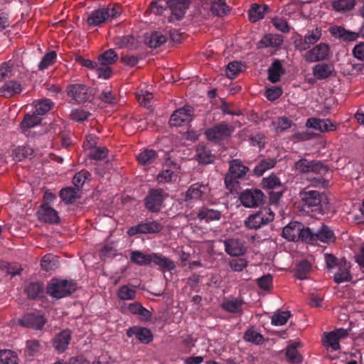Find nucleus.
Instances as JSON below:
<instances>
[{"label": "nucleus", "instance_id": "nucleus-53", "mask_svg": "<svg viewBox=\"0 0 364 364\" xmlns=\"http://www.w3.org/2000/svg\"><path fill=\"white\" fill-rule=\"evenodd\" d=\"M166 41V37L159 33V32L153 33L149 40L146 41V44L150 48H157L164 43Z\"/></svg>", "mask_w": 364, "mask_h": 364}, {"label": "nucleus", "instance_id": "nucleus-25", "mask_svg": "<svg viewBox=\"0 0 364 364\" xmlns=\"http://www.w3.org/2000/svg\"><path fill=\"white\" fill-rule=\"evenodd\" d=\"M71 339L70 330H63L53 338V346L60 353L63 352L68 346Z\"/></svg>", "mask_w": 364, "mask_h": 364}, {"label": "nucleus", "instance_id": "nucleus-12", "mask_svg": "<svg viewBox=\"0 0 364 364\" xmlns=\"http://www.w3.org/2000/svg\"><path fill=\"white\" fill-rule=\"evenodd\" d=\"M264 195L259 190L248 189L242 192L240 196L241 203L246 208H255L263 201Z\"/></svg>", "mask_w": 364, "mask_h": 364}, {"label": "nucleus", "instance_id": "nucleus-31", "mask_svg": "<svg viewBox=\"0 0 364 364\" xmlns=\"http://www.w3.org/2000/svg\"><path fill=\"white\" fill-rule=\"evenodd\" d=\"M198 218L207 223L213 220H218L221 218V212L213 209L203 208L199 210Z\"/></svg>", "mask_w": 364, "mask_h": 364}, {"label": "nucleus", "instance_id": "nucleus-59", "mask_svg": "<svg viewBox=\"0 0 364 364\" xmlns=\"http://www.w3.org/2000/svg\"><path fill=\"white\" fill-rule=\"evenodd\" d=\"M56 258L52 255H45L41 260V267L46 271H50L56 267Z\"/></svg>", "mask_w": 364, "mask_h": 364}, {"label": "nucleus", "instance_id": "nucleus-42", "mask_svg": "<svg viewBox=\"0 0 364 364\" xmlns=\"http://www.w3.org/2000/svg\"><path fill=\"white\" fill-rule=\"evenodd\" d=\"M355 5V0H336L332 2L333 8L338 12H347L352 10Z\"/></svg>", "mask_w": 364, "mask_h": 364}, {"label": "nucleus", "instance_id": "nucleus-63", "mask_svg": "<svg viewBox=\"0 0 364 364\" xmlns=\"http://www.w3.org/2000/svg\"><path fill=\"white\" fill-rule=\"evenodd\" d=\"M90 176V174L88 171L82 170L78 173H77L73 179V184L77 188L81 187L85 181Z\"/></svg>", "mask_w": 364, "mask_h": 364}, {"label": "nucleus", "instance_id": "nucleus-45", "mask_svg": "<svg viewBox=\"0 0 364 364\" xmlns=\"http://www.w3.org/2000/svg\"><path fill=\"white\" fill-rule=\"evenodd\" d=\"M0 364H18V358L11 350H0Z\"/></svg>", "mask_w": 364, "mask_h": 364}, {"label": "nucleus", "instance_id": "nucleus-58", "mask_svg": "<svg viewBox=\"0 0 364 364\" xmlns=\"http://www.w3.org/2000/svg\"><path fill=\"white\" fill-rule=\"evenodd\" d=\"M136 98L139 103L144 107H150L151 101L154 95L151 92L141 90L136 94Z\"/></svg>", "mask_w": 364, "mask_h": 364}, {"label": "nucleus", "instance_id": "nucleus-37", "mask_svg": "<svg viewBox=\"0 0 364 364\" xmlns=\"http://www.w3.org/2000/svg\"><path fill=\"white\" fill-rule=\"evenodd\" d=\"M118 59V55L113 49H109L98 57L101 65L109 66L113 65Z\"/></svg>", "mask_w": 364, "mask_h": 364}, {"label": "nucleus", "instance_id": "nucleus-28", "mask_svg": "<svg viewBox=\"0 0 364 364\" xmlns=\"http://www.w3.org/2000/svg\"><path fill=\"white\" fill-rule=\"evenodd\" d=\"M109 19V14L105 8L93 11L87 19L90 26H97L104 23Z\"/></svg>", "mask_w": 364, "mask_h": 364}, {"label": "nucleus", "instance_id": "nucleus-39", "mask_svg": "<svg viewBox=\"0 0 364 364\" xmlns=\"http://www.w3.org/2000/svg\"><path fill=\"white\" fill-rule=\"evenodd\" d=\"M300 346V343L295 342L287 347L286 356L289 361L295 363H301L302 358L297 351V348Z\"/></svg>", "mask_w": 364, "mask_h": 364}, {"label": "nucleus", "instance_id": "nucleus-61", "mask_svg": "<svg viewBox=\"0 0 364 364\" xmlns=\"http://www.w3.org/2000/svg\"><path fill=\"white\" fill-rule=\"evenodd\" d=\"M41 349V345L37 340H29L26 342V353L29 356L36 355Z\"/></svg>", "mask_w": 364, "mask_h": 364}, {"label": "nucleus", "instance_id": "nucleus-10", "mask_svg": "<svg viewBox=\"0 0 364 364\" xmlns=\"http://www.w3.org/2000/svg\"><path fill=\"white\" fill-rule=\"evenodd\" d=\"M193 114V108L189 106H185L174 111L171 116L169 123L171 126L181 127L189 123L192 119Z\"/></svg>", "mask_w": 364, "mask_h": 364}, {"label": "nucleus", "instance_id": "nucleus-43", "mask_svg": "<svg viewBox=\"0 0 364 364\" xmlns=\"http://www.w3.org/2000/svg\"><path fill=\"white\" fill-rule=\"evenodd\" d=\"M243 301L241 299H234L226 300L222 304V307L226 311L230 313H240Z\"/></svg>", "mask_w": 364, "mask_h": 364}, {"label": "nucleus", "instance_id": "nucleus-8", "mask_svg": "<svg viewBox=\"0 0 364 364\" xmlns=\"http://www.w3.org/2000/svg\"><path fill=\"white\" fill-rule=\"evenodd\" d=\"M163 225L157 221L141 222L129 228L127 234L134 236L137 234H155L161 231Z\"/></svg>", "mask_w": 364, "mask_h": 364}, {"label": "nucleus", "instance_id": "nucleus-64", "mask_svg": "<svg viewBox=\"0 0 364 364\" xmlns=\"http://www.w3.org/2000/svg\"><path fill=\"white\" fill-rule=\"evenodd\" d=\"M230 267L234 272H241L247 266V261L244 258H235L230 261Z\"/></svg>", "mask_w": 364, "mask_h": 364}, {"label": "nucleus", "instance_id": "nucleus-30", "mask_svg": "<svg viewBox=\"0 0 364 364\" xmlns=\"http://www.w3.org/2000/svg\"><path fill=\"white\" fill-rule=\"evenodd\" d=\"M196 159L199 163L207 164L213 161L214 156L208 148L200 144L196 149Z\"/></svg>", "mask_w": 364, "mask_h": 364}, {"label": "nucleus", "instance_id": "nucleus-52", "mask_svg": "<svg viewBox=\"0 0 364 364\" xmlns=\"http://www.w3.org/2000/svg\"><path fill=\"white\" fill-rule=\"evenodd\" d=\"M60 196L67 204L72 203L77 198V191L73 188H65L60 191Z\"/></svg>", "mask_w": 364, "mask_h": 364}, {"label": "nucleus", "instance_id": "nucleus-19", "mask_svg": "<svg viewBox=\"0 0 364 364\" xmlns=\"http://www.w3.org/2000/svg\"><path fill=\"white\" fill-rule=\"evenodd\" d=\"M38 218L41 221L48 223H58L60 221L58 212L47 204L41 205L38 211Z\"/></svg>", "mask_w": 364, "mask_h": 364}, {"label": "nucleus", "instance_id": "nucleus-41", "mask_svg": "<svg viewBox=\"0 0 364 364\" xmlns=\"http://www.w3.org/2000/svg\"><path fill=\"white\" fill-rule=\"evenodd\" d=\"M244 339L255 344H261L264 341L263 336L254 327L248 328L244 334Z\"/></svg>", "mask_w": 364, "mask_h": 364}, {"label": "nucleus", "instance_id": "nucleus-15", "mask_svg": "<svg viewBox=\"0 0 364 364\" xmlns=\"http://www.w3.org/2000/svg\"><path fill=\"white\" fill-rule=\"evenodd\" d=\"M225 250L230 256L243 255L246 252L244 242L238 238H229L224 240Z\"/></svg>", "mask_w": 364, "mask_h": 364}, {"label": "nucleus", "instance_id": "nucleus-17", "mask_svg": "<svg viewBox=\"0 0 364 364\" xmlns=\"http://www.w3.org/2000/svg\"><path fill=\"white\" fill-rule=\"evenodd\" d=\"M284 42V37L279 34L268 33L264 35L258 42L257 47L258 49L272 48L278 49Z\"/></svg>", "mask_w": 364, "mask_h": 364}, {"label": "nucleus", "instance_id": "nucleus-40", "mask_svg": "<svg viewBox=\"0 0 364 364\" xmlns=\"http://www.w3.org/2000/svg\"><path fill=\"white\" fill-rule=\"evenodd\" d=\"M230 11L229 6L224 0L213 1L210 6V11L215 16H225Z\"/></svg>", "mask_w": 364, "mask_h": 364}, {"label": "nucleus", "instance_id": "nucleus-50", "mask_svg": "<svg viewBox=\"0 0 364 364\" xmlns=\"http://www.w3.org/2000/svg\"><path fill=\"white\" fill-rule=\"evenodd\" d=\"M21 91V85L16 81H10L2 87V92L5 96H12Z\"/></svg>", "mask_w": 364, "mask_h": 364}, {"label": "nucleus", "instance_id": "nucleus-16", "mask_svg": "<svg viewBox=\"0 0 364 364\" xmlns=\"http://www.w3.org/2000/svg\"><path fill=\"white\" fill-rule=\"evenodd\" d=\"M329 55V47L326 43H321L306 53V59L310 62L321 61L326 59Z\"/></svg>", "mask_w": 364, "mask_h": 364}, {"label": "nucleus", "instance_id": "nucleus-62", "mask_svg": "<svg viewBox=\"0 0 364 364\" xmlns=\"http://www.w3.org/2000/svg\"><path fill=\"white\" fill-rule=\"evenodd\" d=\"M262 186L264 188L268 189H274L281 186V182L277 176L271 175L269 177L263 178Z\"/></svg>", "mask_w": 364, "mask_h": 364}, {"label": "nucleus", "instance_id": "nucleus-5", "mask_svg": "<svg viewBox=\"0 0 364 364\" xmlns=\"http://www.w3.org/2000/svg\"><path fill=\"white\" fill-rule=\"evenodd\" d=\"M68 95L77 103H85L92 100L94 90L81 84L70 85L67 88Z\"/></svg>", "mask_w": 364, "mask_h": 364}, {"label": "nucleus", "instance_id": "nucleus-14", "mask_svg": "<svg viewBox=\"0 0 364 364\" xmlns=\"http://www.w3.org/2000/svg\"><path fill=\"white\" fill-rule=\"evenodd\" d=\"M164 200V193L161 189H152L145 199L146 208L151 212H158Z\"/></svg>", "mask_w": 364, "mask_h": 364}, {"label": "nucleus", "instance_id": "nucleus-11", "mask_svg": "<svg viewBox=\"0 0 364 364\" xmlns=\"http://www.w3.org/2000/svg\"><path fill=\"white\" fill-rule=\"evenodd\" d=\"M191 0H167L166 4L171 12L170 21L181 20L188 9Z\"/></svg>", "mask_w": 364, "mask_h": 364}, {"label": "nucleus", "instance_id": "nucleus-46", "mask_svg": "<svg viewBox=\"0 0 364 364\" xmlns=\"http://www.w3.org/2000/svg\"><path fill=\"white\" fill-rule=\"evenodd\" d=\"M291 126V121L286 117H279L276 121L272 122V129L276 132H284Z\"/></svg>", "mask_w": 364, "mask_h": 364}, {"label": "nucleus", "instance_id": "nucleus-55", "mask_svg": "<svg viewBox=\"0 0 364 364\" xmlns=\"http://www.w3.org/2000/svg\"><path fill=\"white\" fill-rule=\"evenodd\" d=\"M301 235L299 240L307 243H314L316 242V232H313L309 228H304L303 224L301 228Z\"/></svg>", "mask_w": 364, "mask_h": 364}, {"label": "nucleus", "instance_id": "nucleus-1", "mask_svg": "<svg viewBox=\"0 0 364 364\" xmlns=\"http://www.w3.org/2000/svg\"><path fill=\"white\" fill-rule=\"evenodd\" d=\"M248 168L237 159L230 161L229 173L225 178V186L231 192L237 191L239 187L238 178L243 177Z\"/></svg>", "mask_w": 364, "mask_h": 364}, {"label": "nucleus", "instance_id": "nucleus-21", "mask_svg": "<svg viewBox=\"0 0 364 364\" xmlns=\"http://www.w3.org/2000/svg\"><path fill=\"white\" fill-rule=\"evenodd\" d=\"M329 32L332 36L340 38L344 41H355L360 33L352 32L345 29L344 28L338 26H333L329 28Z\"/></svg>", "mask_w": 364, "mask_h": 364}, {"label": "nucleus", "instance_id": "nucleus-44", "mask_svg": "<svg viewBox=\"0 0 364 364\" xmlns=\"http://www.w3.org/2000/svg\"><path fill=\"white\" fill-rule=\"evenodd\" d=\"M33 154V149L29 146H18L14 151V158L16 161H22L30 158Z\"/></svg>", "mask_w": 364, "mask_h": 364}, {"label": "nucleus", "instance_id": "nucleus-38", "mask_svg": "<svg viewBox=\"0 0 364 364\" xmlns=\"http://www.w3.org/2000/svg\"><path fill=\"white\" fill-rule=\"evenodd\" d=\"M334 233L326 225H322L316 231V241L319 240L322 242H329L333 240Z\"/></svg>", "mask_w": 364, "mask_h": 364}, {"label": "nucleus", "instance_id": "nucleus-24", "mask_svg": "<svg viewBox=\"0 0 364 364\" xmlns=\"http://www.w3.org/2000/svg\"><path fill=\"white\" fill-rule=\"evenodd\" d=\"M209 192L208 186L200 183L193 184L187 191L186 200H198L203 198Z\"/></svg>", "mask_w": 364, "mask_h": 364}, {"label": "nucleus", "instance_id": "nucleus-54", "mask_svg": "<svg viewBox=\"0 0 364 364\" xmlns=\"http://www.w3.org/2000/svg\"><path fill=\"white\" fill-rule=\"evenodd\" d=\"M264 11H262V6L254 4L249 11V19L251 22H256L264 18Z\"/></svg>", "mask_w": 364, "mask_h": 364}, {"label": "nucleus", "instance_id": "nucleus-23", "mask_svg": "<svg viewBox=\"0 0 364 364\" xmlns=\"http://www.w3.org/2000/svg\"><path fill=\"white\" fill-rule=\"evenodd\" d=\"M128 337L135 336L140 342L143 343H149L152 341V333L151 331L143 327H132L127 331Z\"/></svg>", "mask_w": 364, "mask_h": 364}, {"label": "nucleus", "instance_id": "nucleus-33", "mask_svg": "<svg viewBox=\"0 0 364 364\" xmlns=\"http://www.w3.org/2000/svg\"><path fill=\"white\" fill-rule=\"evenodd\" d=\"M130 260L139 266H146L151 264V254H144L139 250H134L130 254Z\"/></svg>", "mask_w": 364, "mask_h": 364}, {"label": "nucleus", "instance_id": "nucleus-51", "mask_svg": "<svg viewBox=\"0 0 364 364\" xmlns=\"http://www.w3.org/2000/svg\"><path fill=\"white\" fill-rule=\"evenodd\" d=\"M289 311H278L272 316L271 323L274 326L284 325L290 318Z\"/></svg>", "mask_w": 364, "mask_h": 364}, {"label": "nucleus", "instance_id": "nucleus-26", "mask_svg": "<svg viewBox=\"0 0 364 364\" xmlns=\"http://www.w3.org/2000/svg\"><path fill=\"white\" fill-rule=\"evenodd\" d=\"M151 263H154L162 270L172 271L176 268L173 261L159 253L151 254Z\"/></svg>", "mask_w": 364, "mask_h": 364}, {"label": "nucleus", "instance_id": "nucleus-36", "mask_svg": "<svg viewBox=\"0 0 364 364\" xmlns=\"http://www.w3.org/2000/svg\"><path fill=\"white\" fill-rule=\"evenodd\" d=\"M157 153L153 149H144L137 156V160L141 165H149L155 161Z\"/></svg>", "mask_w": 364, "mask_h": 364}, {"label": "nucleus", "instance_id": "nucleus-13", "mask_svg": "<svg viewBox=\"0 0 364 364\" xmlns=\"http://www.w3.org/2000/svg\"><path fill=\"white\" fill-rule=\"evenodd\" d=\"M348 335V330L345 328H338L334 331L326 333L323 344L326 347L331 348L333 350H337L340 349V340L346 338Z\"/></svg>", "mask_w": 364, "mask_h": 364}, {"label": "nucleus", "instance_id": "nucleus-48", "mask_svg": "<svg viewBox=\"0 0 364 364\" xmlns=\"http://www.w3.org/2000/svg\"><path fill=\"white\" fill-rule=\"evenodd\" d=\"M53 106V102L48 99H44L35 102V113L38 115H43Z\"/></svg>", "mask_w": 364, "mask_h": 364}, {"label": "nucleus", "instance_id": "nucleus-27", "mask_svg": "<svg viewBox=\"0 0 364 364\" xmlns=\"http://www.w3.org/2000/svg\"><path fill=\"white\" fill-rule=\"evenodd\" d=\"M338 270L334 274V281L337 284L349 282L352 279L350 273V265L346 260H341L338 264Z\"/></svg>", "mask_w": 364, "mask_h": 364}, {"label": "nucleus", "instance_id": "nucleus-7", "mask_svg": "<svg viewBox=\"0 0 364 364\" xmlns=\"http://www.w3.org/2000/svg\"><path fill=\"white\" fill-rule=\"evenodd\" d=\"M295 168L302 173H315L320 176L325 175L328 168L322 163L301 159L295 163Z\"/></svg>", "mask_w": 364, "mask_h": 364}, {"label": "nucleus", "instance_id": "nucleus-32", "mask_svg": "<svg viewBox=\"0 0 364 364\" xmlns=\"http://www.w3.org/2000/svg\"><path fill=\"white\" fill-rule=\"evenodd\" d=\"M312 75L307 73L304 76L305 80L311 84H314L317 80H323L333 73L332 70H311Z\"/></svg>", "mask_w": 364, "mask_h": 364}, {"label": "nucleus", "instance_id": "nucleus-18", "mask_svg": "<svg viewBox=\"0 0 364 364\" xmlns=\"http://www.w3.org/2000/svg\"><path fill=\"white\" fill-rule=\"evenodd\" d=\"M306 126L320 132H327L335 129V125L328 119L311 117L307 119Z\"/></svg>", "mask_w": 364, "mask_h": 364}, {"label": "nucleus", "instance_id": "nucleus-35", "mask_svg": "<svg viewBox=\"0 0 364 364\" xmlns=\"http://www.w3.org/2000/svg\"><path fill=\"white\" fill-rule=\"evenodd\" d=\"M117 297L122 301L133 300L136 297V287L123 285L117 291Z\"/></svg>", "mask_w": 364, "mask_h": 364}, {"label": "nucleus", "instance_id": "nucleus-56", "mask_svg": "<svg viewBox=\"0 0 364 364\" xmlns=\"http://www.w3.org/2000/svg\"><path fill=\"white\" fill-rule=\"evenodd\" d=\"M108 149L103 146H95L90 149L89 156L94 160H102L107 158Z\"/></svg>", "mask_w": 364, "mask_h": 364}, {"label": "nucleus", "instance_id": "nucleus-6", "mask_svg": "<svg viewBox=\"0 0 364 364\" xmlns=\"http://www.w3.org/2000/svg\"><path fill=\"white\" fill-rule=\"evenodd\" d=\"M180 167L172 161H166L163 170L159 173L156 180L159 183L176 182L179 176Z\"/></svg>", "mask_w": 364, "mask_h": 364}, {"label": "nucleus", "instance_id": "nucleus-57", "mask_svg": "<svg viewBox=\"0 0 364 364\" xmlns=\"http://www.w3.org/2000/svg\"><path fill=\"white\" fill-rule=\"evenodd\" d=\"M43 287L39 283H31L26 289L28 296L31 299H36L43 292Z\"/></svg>", "mask_w": 364, "mask_h": 364}, {"label": "nucleus", "instance_id": "nucleus-60", "mask_svg": "<svg viewBox=\"0 0 364 364\" xmlns=\"http://www.w3.org/2000/svg\"><path fill=\"white\" fill-rule=\"evenodd\" d=\"M115 43L120 48H134L136 47L135 39L132 36H126L119 38Z\"/></svg>", "mask_w": 364, "mask_h": 364}, {"label": "nucleus", "instance_id": "nucleus-2", "mask_svg": "<svg viewBox=\"0 0 364 364\" xmlns=\"http://www.w3.org/2000/svg\"><path fill=\"white\" fill-rule=\"evenodd\" d=\"M300 197L304 208H311L318 211H322L328 208V200L323 193L317 191H308L301 193Z\"/></svg>", "mask_w": 364, "mask_h": 364}, {"label": "nucleus", "instance_id": "nucleus-9", "mask_svg": "<svg viewBox=\"0 0 364 364\" xmlns=\"http://www.w3.org/2000/svg\"><path fill=\"white\" fill-rule=\"evenodd\" d=\"M233 132L232 126L220 123L207 129L205 134L210 141H219L228 137Z\"/></svg>", "mask_w": 364, "mask_h": 364}, {"label": "nucleus", "instance_id": "nucleus-29", "mask_svg": "<svg viewBox=\"0 0 364 364\" xmlns=\"http://www.w3.org/2000/svg\"><path fill=\"white\" fill-rule=\"evenodd\" d=\"M128 309L132 314L138 315L141 321H146L151 318V313L138 302L130 304Z\"/></svg>", "mask_w": 364, "mask_h": 364}, {"label": "nucleus", "instance_id": "nucleus-49", "mask_svg": "<svg viewBox=\"0 0 364 364\" xmlns=\"http://www.w3.org/2000/svg\"><path fill=\"white\" fill-rule=\"evenodd\" d=\"M276 161L273 159H266L261 161L255 168L254 172L257 176H262L266 171L273 168Z\"/></svg>", "mask_w": 364, "mask_h": 364}, {"label": "nucleus", "instance_id": "nucleus-3", "mask_svg": "<svg viewBox=\"0 0 364 364\" xmlns=\"http://www.w3.org/2000/svg\"><path fill=\"white\" fill-rule=\"evenodd\" d=\"M76 289V285L72 281L53 279L47 287V293L53 297L60 299L65 297Z\"/></svg>", "mask_w": 364, "mask_h": 364}, {"label": "nucleus", "instance_id": "nucleus-4", "mask_svg": "<svg viewBox=\"0 0 364 364\" xmlns=\"http://www.w3.org/2000/svg\"><path fill=\"white\" fill-rule=\"evenodd\" d=\"M274 214L269 208H263L255 214L250 215L245 221V225L250 229H258L272 222Z\"/></svg>", "mask_w": 364, "mask_h": 364}, {"label": "nucleus", "instance_id": "nucleus-20", "mask_svg": "<svg viewBox=\"0 0 364 364\" xmlns=\"http://www.w3.org/2000/svg\"><path fill=\"white\" fill-rule=\"evenodd\" d=\"M21 326L40 330L45 325L46 320L41 315L28 314L18 321Z\"/></svg>", "mask_w": 364, "mask_h": 364}, {"label": "nucleus", "instance_id": "nucleus-22", "mask_svg": "<svg viewBox=\"0 0 364 364\" xmlns=\"http://www.w3.org/2000/svg\"><path fill=\"white\" fill-rule=\"evenodd\" d=\"M302 223L293 221L286 225L282 230V236L289 241H298L301 235Z\"/></svg>", "mask_w": 364, "mask_h": 364}, {"label": "nucleus", "instance_id": "nucleus-34", "mask_svg": "<svg viewBox=\"0 0 364 364\" xmlns=\"http://www.w3.org/2000/svg\"><path fill=\"white\" fill-rule=\"evenodd\" d=\"M311 269V264L307 260H302L299 262L294 269V275L295 277L300 279L303 280L307 278V274Z\"/></svg>", "mask_w": 364, "mask_h": 364}, {"label": "nucleus", "instance_id": "nucleus-47", "mask_svg": "<svg viewBox=\"0 0 364 364\" xmlns=\"http://www.w3.org/2000/svg\"><path fill=\"white\" fill-rule=\"evenodd\" d=\"M41 121V117L35 112L32 115L26 114L21 124V129L23 132H26V129L39 124Z\"/></svg>", "mask_w": 364, "mask_h": 364}]
</instances>
